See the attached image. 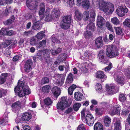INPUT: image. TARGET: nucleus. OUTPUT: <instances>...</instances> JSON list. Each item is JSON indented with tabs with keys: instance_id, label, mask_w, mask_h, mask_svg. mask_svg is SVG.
Here are the masks:
<instances>
[{
	"instance_id": "nucleus-1",
	"label": "nucleus",
	"mask_w": 130,
	"mask_h": 130,
	"mask_svg": "<svg viewBox=\"0 0 130 130\" xmlns=\"http://www.w3.org/2000/svg\"><path fill=\"white\" fill-rule=\"evenodd\" d=\"M71 104V102L68 99L67 97L63 96L61 98V101L58 102L57 105V109L61 111L64 110L66 108L69 107Z\"/></svg>"
},
{
	"instance_id": "nucleus-2",
	"label": "nucleus",
	"mask_w": 130,
	"mask_h": 130,
	"mask_svg": "<svg viewBox=\"0 0 130 130\" xmlns=\"http://www.w3.org/2000/svg\"><path fill=\"white\" fill-rule=\"evenodd\" d=\"M92 3L94 5H96L99 8H114L113 4L110 2L103 1L99 3L98 0H92Z\"/></svg>"
},
{
	"instance_id": "nucleus-3",
	"label": "nucleus",
	"mask_w": 130,
	"mask_h": 130,
	"mask_svg": "<svg viewBox=\"0 0 130 130\" xmlns=\"http://www.w3.org/2000/svg\"><path fill=\"white\" fill-rule=\"evenodd\" d=\"M106 55L109 57L112 58L118 55V50L116 47L113 45L108 46L106 49Z\"/></svg>"
},
{
	"instance_id": "nucleus-4",
	"label": "nucleus",
	"mask_w": 130,
	"mask_h": 130,
	"mask_svg": "<svg viewBox=\"0 0 130 130\" xmlns=\"http://www.w3.org/2000/svg\"><path fill=\"white\" fill-rule=\"evenodd\" d=\"M113 77L114 79L118 83L123 85L125 83V77L121 72H118L114 73Z\"/></svg>"
},
{
	"instance_id": "nucleus-5",
	"label": "nucleus",
	"mask_w": 130,
	"mask_h": 130,
	"mask_svg": "<svg viewBox=\"0 0 130 130\" xmlns=\"http://www.w3.org/2000/svg\"><path fill=\"white\" fill-rule=\"evenodd\" d=\"M24 82L21 81L19 80L18 83V85L17 86L15 87L14 91L15 93H18V96L20 97H22L25 95L24 92L22 90V88H21V85L22 84H24Z\"/></svg>"
},
{
	"instance_id": "nucleus-6",
	"label": "nucleus",
	"mask_w": 130,
	"mask_h": 130,
	"mask_svg": "<svg viewBox=\"0 0 130 130\" xmlns=\"http://www.w3.org/2000/svg\"><path fill=\"white\" fill-rule=\"evenodd\" d=\"M94 121V118L91 114H88L86 115L85 121L88 125L90 126H92Z\"/></svg>"
},
{
	"instance_id": "nucleus-7",
	"label": "nucleus",
	"mask_w": 130,
	"mask_h": 130,
	"mask_svg": "<svg viewBox=\"0 0 130 130\" xmlns=\"http://www.w3.org/2000/svg\"><path fill=\"white\" fill-rule=\"evenodd\" d=\"M50 51L47 49L39 50L36 56V58H39L40 59L43 57H44L47 54L49 53Z\"/></svg>"
},
{
	"instance_id": "nucleus-8",
	"label": "nucleus",
	"mask_w": 130,
	"mask_h": 130,
	"mask_svg": "<svg viewBox=\"0 0 130 130\" xmlns=\"http://www.w3.org/2000/svg\"><path fill=\"white\" fill-rule=\"evenodd\" d=\"M33 64L32 60H27L25 64L24 70L25 72L28 73L30 71L31 68V66Z\"/></svg>"
},
{
	"instance_id": "nucleus-9",
	"label": "nucleus",
	"mask_w": 130,
	"mask_h": 130,
	"mask_svg": "<svg viewBox=\"0 0 130 130\" xmlns=\"http://www.w3.org/2000/svg\"><path fill=\"white\" fill-rule=\"evenodd\" d=\"M21 103L19 101H18L12 104V110L15 112L19 110L21 106Z\"/></svg>"
},
{
	"instance_id": "nucleus-10",
	"label": "nucleus",
	"mask_w": 130,
	"mask_h": 130,
	"mask_svg": "<svg viewBox=\"0 0 130 130\" xmlns=\"http://www.w3.org/2000/svg\"><path fill=\"white\" fill-rule=\"evenodd\" d=\"M79 3L80 5L77 6H81L84 8H89L91 7L90 3L89 0H82Z\"/></svg>"
},
{
	"instance_id": "nucleus-11",
	"label": "nucleus",
	"mask_w": 130,
	"mask_h": 130,
	"mask_svg": "<svg viewBox=\"0 0 130 130\" xmlns=\"http://www.w3.org/2000/svg\"><path fill=\"white\" fill-rule=\"evenodd\" d=\"M121 109L120 106H118L114 108H111L109 111V114L112 116L116 114H118L119 113Z\"/></svg>"
},
{
	"instance_id": "nucleus-12",
	"label": "nucleus",
	"mask_w": 130,
	"mask_h": 130,
	"mask_svg": "<svg viewBox=\"0 0 130 130\" xmlns=\"http://www.w3.org/2000/svg\"><path fill=\"white\" fill-rule=\"evenodd\" d=\"M104 55L105 53L104 51L101 50L99 52L98 54V57L99 58L100 61L105 64L108 62V60H105Z\"/></svg>"
},
{
	"instance_id": "nucleus-13",
	"label": "nucleus",
	"mask_w": 130,
	"mask_h": 130,
	"mask_svg": "<svg viewBox=\"0 0 130 130\" xmlns=\"http://www.w3.org/2000/svg\"><path fill=\"white\" fill-rule=\"evenodd\" d=\"M96 76L97 78H99L101 79H103V81L101 80L102 82H103L104 80H105L107 77V76L105 75L103 72L100 71L97 72L96 74Z\"/></svg>"
},
{
	"instance_id": "nucleus-14",
	"label": "nucleus",
	"mask_w": 130,
	"mask_h": 130,
	"mask_svg": "<svg viewBox=\"0 0 130 130\" xmlns=\"http://www.w3.org/2000/svg\"><path fill=\"white\" fill-rule=\"evenodd\" d=\"M95 45L98 48L102 47L103 45L102 37H99L95 40Z\"/></svg>"
},
{
	"instance_id": "nucleus-15",
	"label": "nucleus",
	"mask_w": 130,
	"mask_h": 130,
	"mask_svg": "<svg viewBox=\"0 0 130 130\" xmlns=\"http://www.w3.org/2000/svg\"><path fill=\"white\" fill-rule=\"evenodd\" d=\"M106 21L103 17L98 16L97 19V25L99 27L101 28L105 23Z\"/></svg>"
},
{
	"instance_id": "nucleus-16",
	"label": "nucleus",
	"mask_w": 130,
	"mask_h": 130,
	"mask_svg": "<svg viewBox=\"0 0 130 130\" xmlns=\"http://www.w3.org/2000/svg\"><path fill=\"white\" fill-rule=\"evenodd\" d=\"M128 11V9H117L116 10L117 14L120 17L124 16L125 13H127Z\"/></svg>"
},
{
	"instance_id": "nucleus-17",
	"label": "nucleus",
	"mask_w": 130,
	"mask_h": 130,
	"mask_svg": "<svg viewBox=\"0 0 130 130\" xmlns=\"http://www.w3.org/2000/svg\"><path fill=\"white\" fill-rule=\"evenodd\" d=\"M21 82H24V84L21 85V88H22L23 91L24 92L25 95H28L30 93V92L29 89L28 87L26 84L25 83L24 81H22L21 80Z\"/></svg>"
},
{
	"instance_id": "nucleus-18",
	"label": "nucleus",
	"mask_w": 130,
	"mask_h": 130,
	"mask_svg": "<svg viewBox=\"0 0 130 130\" xmlns=\"http://www.w3.org/2000/svg\"><path fill=\"white\" fill-rule=\"evenodd\" d=\"M42 23L40 21H38L36 22L33 23L32 27V28L34 30H37L41 29L42 27Z\"/></svg>"
},
{
	"instance_id": "nucleus-19",
	"label": "nucleus",
	"mask_w": 130,
	"mask_h": 130,
	"mask_svg": "<svg viewBox=\"0 0 130 130\" xmlns=\"http://www.w3.org/2000/svg\"><path fill=\"white\" fill-rule=\"evenodd\" d=\"M31 117L32 115L30 113L25 112L23 114L22 118L23 121H28L31 118Z\"/></svg>"
},
{
	"instance_id": "nucleus-20",
	"label": "nucleus",
	"mask_w": 130,
	"mask_h": 130,
	"mask_svg": "<svg viewBox=\"0 0 130 130\" xmlns=\"http://www.w3.org/2000/svg\"><path fill=\"white\" fill-rule=\"evenodd\" d=\"M52 91L54 96L56 98L60 94V90L57 86H55L53 87Z\"/></svg>"
},
{
	"instance_id": "nucleus-21",
	"label": "nucleus",
	"mask_w": 130,
	"mask_h": 130,
	"mask_svg": "<svg viewBox=\"0 0 130 130\" xmlns=\"http://www.w3.org/2000/svg\"><path fill=\"white\" fill-rule=\"evenodd\" d=\"M75 99L77 101H80L83 97V94L80 92H75L74 94Z\"/></svg>"
},
{
	"instance_id": "nucleus-22",
	"label": "nucleus",
	"mask_w": 130,
	"mask_h": 130,
	"mask_svg": "<svg viewBox=\"0 0 130 130\" xmlns=\"http://www.w3.org/2000/svg\"><path fill=\"white\" fill-rule=\"evenodd\" d=\"M40 0H35V7L34 8H36V7H39V8H47L45 6L44 4L43 3H41L39 5Z\"/></svg>"
},
{
	"instance_id": "nucleus-23",
	"label": "nucleus",
	"mask_w": 130,
	"mask_h": 130,
	"mask_svg": "<svg viewBox=\"0 0 130 130\" xmlns=\"http://www.w3.org/2000/svg\"><path fill=\"white\" fill-rule=\"evenodd\" d=\"M74 18L77 21H80L82 19V14L78 10H76L74 13Z\"/></svg>"
},
{
	"instance_id": "nucleus-24",
	"label": "nucleus",
	"mask_w": 130,
	"mask_h": 130,
	"mask_svg": "<svg viewBox=\"0 0 130 130\" xmlns=\"http://www.w3.org/2000/svg\"><path fill=\"white\" fill-rule=\"evenodd\" d=\"M47 9L45 11V21L48 22L51 20L53 18V16L49 14V9Z\"/></svg>"
},
{
	"instance_id": "nucleus-25",
	"label": "nucleus",
	"mask_w": 130,
	"mask_h": 130,
	"mask_svg": "<svg viewBox=\"0 0 130 130\" xmlns=\"http://www.w3.org/2000/svg\"><path fill=\"white\" fill-rule=\"evenodd\" d=\"M62 22L66 24H70L71 22V16L67 15L63 17L62 19Z\"/></svg>"
},
{
	"instance_id": "nucleus-26",
	"label": "nucleus",
	"mask_w": 130,
	"mask_h": 130,
	"mask_svg": "<svg viewBox=\"0 0 130 130\" xmlns=\"http://www.w3.org/2000/svg\"><path fill=\"white\" fill-rule=\"evenodd\" d=\"M115 86L113 85H111L109 86L107 88V92L108 93L110 94H113L115 93L116 92L115 91Z\"/></svg>"
},
{
	"instance_id": "nucleus-27",
	"label": "nucleus",
	"mask_w": 130,
	"mask_h": 130,
	"mask_svg": "<svg viewBox=\"0 0 130 130\" xmlns=\"http://www.w3.org/2000/svg\"><path fill=\"white\" fill-rule=\"evenodd\" d=\"M8 75L7 73L2 74L0 77V84H2L4 83L6 81Z\"/></svg>"
},
{
	"instance_id": "nucleus-28",
	"label": "nucleus",
	"mask_w": 130,
	"mask_h": 130,
	"mask_svg": "<svg viewBox=\"0 0 130 130\" xmlns=\"http://www.w3.org/2000/svg\"><path fill=\"white\" fill-rule=\"evenodd\" d=\"M103 126L102 124L99 123H95L94 126V130H103Z\"/></svg>"
},
{
	"instance_id": "nucleus-29",
	"label": "nucleus",
	"mask_w": 130,
	"mask_h": 130,
	"mask_svg": "<svg viewBox=\"0 0 130 130\" xmlns=\"http://www.w3.org/2000/svg\"><path fill=\"white\" fill-rule=\"evenodd\" d=\"M61 12L59 9H54L52 11V14L53 15V17H55L56 18L60 15Z\"/></svg>"
},
{
	"instance_id": "nucleus-30",
	"label": "nucleus",
	"mask_w": 130,
	"mask_h": 130,
	"mask_svg": "<svg viewBox=\"0 0 130 130\" xmlns=\"http://www.w3.org/2000/svg\"><path fill=\"white\" fill-rule=\"evenodd\" d=\"M62 76V78H59L57 79L56 82V85L59 86H62L63 84L64 83V78L63 75H60V77H61Z\"/></svg>"
},
{
	"instance_id": "nucleus-31",
	"label": "nucleus",
	"mask_w": 130,
	"mask_h": 130,
	"mask_svg": "<svg viewBox=\"0 0 130 130\" xmlns=\"http://www.w3.org/2000/svg\"><path fill=\"white\" fill-rule=\"evenodd\" d=\"M95 28L94 25L93 23H91L87 26V30L91 32L93 31Z\"/></svg>"
},
{
	"instance_id": "nucleus-32",
	"label": "nucleus",
	"mask_w": 130,
	"mask_h": 130,
	"mask_svg": "<svg viewBox=\"0 0 130 130\" xmlns=\"http://www.w3.org/2000/svg\"><path fill=\"white\" fill-rule=\"evenodd\" d=\"M73 78V75L71 73H70L69 74L66 80V85L68 83H71L72 82Z\"/></svg>"
},
{
	"instance_id": "nucleus-33",
	"label": "nucleus",
	"mask_w": 130,
	"mask_h": 130,
	"mask_svg": "<svg viewBox=\"0 0 130 130\" xmlns=\"http://www.w3.org/2000/svg\"><path fill=\"white\" fill-rule=\"evenodd\" d=\"M34 31L30 30L28 31H25L23 33V36L24 37H27L29 36L30 35H34Z\"/></svg>"
},
{
	"instance_id": "nucleus-34",
	"label": "nucleus",
	"mask_w": 130,
	"mask_h": 130,
	"mask_svg": "<svg viewBox=\"0 0 130 130\" xmlns=\"http://www.w3.org/2000/svg\"><path fill=\"white\" fill-rule=\"evenodd\" d=\"M89 12L87 11H85L83 14V19L85 21L88 20L89 18Z\"/></svg>"
},
{
	"instance_id": "nucleus-35",
	"label": "nucleus",
	"mask_w": 130,
	"mask_h": 130,
	"mask_svg": "<svg viewBox=\"0 0 130 130\" xmlns=\"http://www.w3.org/2000/svg\"><path fill=\"white\" fill-rule=\"evenodd\" d=\"M114 130H121V123L119 121H116L114 123Z\"/></svg>"
},
{
	"instance_id": "nucleus-36",
	"label": "nucleus",
	"mask_w": 130,
	"mask_h": 130,
	"mask_svg": "<svg viewBox=\"0 0 130 130\" xmlns=\"http://www.w3.org/2000/svg\"><path fill=\"white\" fill-rule=\"evenodd\" d=\"M15 20L14 17L12 16L9 19L7 20L4 22V24L6 25H8L12 24Z\"/></svg>"
},
{
	"instance_id": "nucleus-37",
	"label": "nucleus",
	"mask_w": 130,
	"mask_h": 130,
	"mask_svg": "<svg viewBox=\"0 0 130 130\" xmlns=\"http://www.w3.org/2000/svg\"><path fill=\"white\" fill-rule=\"evenodd\" d=\"M76 87V86L75 85H73L70 87L68 89V93L71 95H72L74 90Z\"/></svg>"
},
{
	"instance_id": "nucleus-38",
	"label": "nucleus",
	"mask_w": 130,
	"mask_h": 130,
	"mask_svg": "<svg viewBox=\"0 0 130 130\" xmlns=\"http://www.w3.org/2000/svg\"><path fill=\"white\" fill-rule=\"evenodd\" d=\"M62 50L61 48H58L57 50H52L51 53L53 55H56L60 53Z\"/></svg>"
},
{
	"instance_id": "nucleus-39",
	"label": "nucleus",
	"mask_w": 130,
	"mask_h": 130,
	"mask_svg": "<svg viewBox=\"0 0 130 130\" xmlns=\"http://www.w3.org/2000/svg\"><path fill=\"white\" fill-rule=\"evenodd\" d=\"M116 34L118 35H121L123 33V29L120 27H114Z\"/></svg>"
},
{
	"instance_id": "nucleus-40",
	"label": "nucleus",
	"mask_w": 130,
	"mask_h": 130,
	"mask_svg": "<svg viewBox=\"0 0 130 130\" xmlns=\"http://www.w3.org/2000/svg\"><path fill=\"white\" fill-rule=\"evenodd\" d=\"M45 9H40L39 13L41 18L42 19L45 16Z\"/></svg>"
},
{
	"instance_id": "nucleus-41",
	"label": "nucleus",
	"mask_w": 130,
	"mask_h": 130,
	"mask_svg": "<svg viewBox=\"0 0 130 130\" xmlns=\"http://www.w3.org/2000/svg\"><path fill=\"white\" fill-rule=\"evenodd\" d=\"M49 80L48 78L46 77H43L41 80L40 84L42 85L47 84L49 83Z\"/></svg>"
},
{
	"instance_id": "nucleus-42",
	"label": "nucleus",
	"mask_w": 130,
	"mask_h": 130,
	"mask_svg": "<svg viewBox=\"0 0 130 130\" xmlns=\"http://www.w3.org/2000/svg\"><path fill=\"white\" fill-rule=\"evenodd\" d=\"M64 1L68 4L67 6L69 7H72L74 3V0H64Z\"/></svg>"
},
{
	"instance_id": "nucleus-43",
	"label": "nucleus",
	"mask_w": 130,
	"mask_h": 130,
	"mask_svg": "<svg viewBox=\"0 0 130 130\" xmlns=\"http://www.w3.org/2000/svg\"><path fill=\"white\" fill-rule=\"evenodd\" d=\"M50 89V86L49 85H47L43 86L42 87V91L44 93H48L49 92Z\"/></svg>"
},
{
	"instance_id": "nucleus-44",
	"label": "nucleus",
	"mask_w": 130,
	"mask_h": 130,
	"mask_svg": "<svg viewBox=\"0 0 130 130\" xmlns=\"http://www.w3.org/2000/svg\"><path fill=\"white\" fill-rule=\"evenodd\" d=\"M104 122L106 124V125L107 126H108V125L111 122V119L108 116H105L104 120Z\"/></svg>"
},
{
	"instance_id": "nucleus-45",
	"label": "nucleus",
	"mask_w": 130,
	"mask_h": 130,
	"mask_svg": "<svg viewBox=\"0 0 130 130\" xmlns=\"http://www.w3.org/2000/svg\"><path fill=\"white\" fill-rule=\"evenodd\" d=\"M84 35L86 38L89 39L91 38L92 35V32L87 30L86 32L84 34Z\"/></svg>"
},
{
	"instance_id": "nucleus-46",
	"label": "nucleus",
	"mask_w": 130,
	"mask_h": 130,
	"mask_svg": "<svg viewBox=\"0 0 130 130\" xmlns=\"http://www.w3.org/2000/svg\"><path fill=\"white\" fill-rule=\"evenodd\" d=\"M44 103L46 105H49L52 104V102L50 98H47L44 100Z\"/></svg>"
},
{
	"instance_id": "nucleus-47",
	"label": "nucleus",
	"mask_w": 130,
	"mask_h": 130,
	"mask_svg": "<svg viewBox=\"0 0 130 130\" xmlns=\"http://www.w3.org/2000/svg\"><path fill=\"white\" fill-rule=\"evenodd\" d=\"M111 21L112 23L114 24L117 25L120 23L118 19L116 17L111 18Z\"/></svg>"
},
{
	"instance_id": "nucleus-48",
	"label": "nucleus",
	"mask_w": 130,
	"mask_h": 130,
	"mask_svg": "<svg viewBox=\"0 0 130 130\" xmlns=\"http://www.w3.org/2000/svg\"><path fill=\"white\" fill-rule=\"evenodd\" d=\"M119 99L121 102H124L126 100V97L124 94L120 93L119 95Z\"/></svg>"
},
{
	"instance_id": "nucleus-49",
	"label": "nucleus",
	"mask_w": 130,
	"mask_h": 130,
	"mask_svg": "<svg viewBox=\"0 0 130 130\" xmlns=\"http://www.w3.org/2000/svg\"><path fill=\"white\" fill-rule=\"evenodd\" d=\"M38 40L36 37L32 38L30 41V43L31 45H35L38 42Z\"/></svg>"
},
{
	"instance_id": "nucleus-50",
	"label": "nucleus",
	"mask_w": 130,
	"mask_h": 130,
	"mask_svg": "<svg viewBox=\"0 0 130 130\" xmlns=\"http://www.w3.org/2000/svg\"><path fill=\"white\" fill-rule=\"evenodd\" d=\"M44 35V32L42 31L41 32H39L37 34L36 38L38 40L41 39Z\"/></svg>"
},
{
	"instance_id": "nucleus-51",
	"label": "nucleus",
	"mask_w": 130,
	"mask_h": 130,
	"mask_svg": "<svg viewBox=\"0 0 130 130\" xmlns=\"http://www.w3.org/2000/svg\"><path fill=\"white\" fill-rule=\"evenodd\" d=\"M69 24L62 23L60 25V27L65 30L67 29L70 27Z\"/></svg>"
},
{
	"instance_id": "nucleus-52",
	"label": "nucleus",
	"mask_w": 130,
	"mask_h": 130,
	"mask_svg": "<svg viewBox=\"0 0 130 130\" xmlns=\"http://www.w3.org/2000/svg\"><path fill=\"white\" fill-rule=\"evenodd\" d=\"M107 63H108V66L104 68V70L105 72H107L108 71L110 70L112 68V64L111 63L109 62L108 61V62Z\"/></svg>"
},
{
	"instance_id": "nucleus-53",
	"label": "nucleus",
	"mask_w": 130,
	"mask_h": 130,
	"mask_svg": "<svg viewBox=\"0 0 130 130\" xmlns=\"http://www.w3.org/2000/svg\"><path fill=\"white\" fill-rule=\"evenodd\" d=\"M9 28L7 27H3L1 30L0 32L2 34H5L6 35V33L7 32Z\"/></svg>"
},
{
	"instance_id": "nucleus-54",
	"label": "nucleus",
	"mask_w": 130,
	"mask_h": 130,
	"mask_svg": "<svg viewBox=\"0 0 130 130\" xmlns=\"http://www.w3.org/2000/svg\"><path fill=\"white\" fill-rule=\"evenodd\" d=\"M103 108H97L95 110L96 113L98 115H101L103 113Z\"/></svg>"
},
{
	"instance_id": "nucleus-55",
	"label": "nucleus",
	"mask_w": 130,
	"mask_h": 130,
	"mask_svg": "<svg viewBox=\"0 0 130 130\" xmlns=\"http://www.w3.org/2000/svg\"><path fill=\"white\" fill-rule=\"evenodd\" d=\"M46 41L45 40H43L40 42L39 43V46H38L39 48L40 47H43L46 45Z\"/></svg>"
},
{
	"instance_id": "nucleus-56",
	"label": "nucleus",
	"mask_w": 130,
	"mask_h": 130,
	"mask_svg": "<svg viewBox=\"0 0 130 130\" xmlns=\"http://www.w3.org/2000/svg\"><path fill=\"white\" fill-rule=\"evenodd\" d=\"M81 106V104L80 103H77L75 104L73 106V109L74 110L77 111Z\"/></svg>"
},
{
	"instance_id": "nucleus-57",
	"label": "nucleus",
	"mask_w": 130,
	"mask_h": 130,
	"mask_svg": "<svg viewBox=\"0 0 130 130\" xmlns=\"http://www.w3.org/2000/svg\"><path fill=\"white\" fill-rule=\"evenodd\" d=\"M51 40L52 43L54 44L55 42L57 43H60L61 42L59 40L57 39L54 37H52L51 38Z\"/></svg>"
},
{
	"instance_id": "nucleus-58",
	"label": "nucleus",
	"mask_w": 130,
	"mask_h": 130,
	"mask_svg": "<svg viewBox=\"0 0 130 130\" xmlns=\"http://www.w3.org/2000/svg\"><path fill=\"white\" fill-rule=\"evenodd\" d=\"M11 40H6L4 43L3 44L4 47H7L12 43Z\"/></svg>"
},
{
	"instance_id": "nucleus-59",
	"label": "nucleus",
	"mask_w": 130,
	"mask_h": 130,
	"mask_svg": "<svg viewBox=\"0 0 130 130\" xmlns=\"http://www.w3.org/2000/svg\"><path fill=\"white\" fill-rule=\"evenodd\" d=\"M106 27H107L108 30L111 31H113V29L110 23L108 22H106Z\"/></svg>"
},
{
	"instance_id": "nucleus-60",
	"label": "nucleus",
	"mask_w": 130,
	"mask_h": 130,
	"mask_svg": "<svg viewBox=\"0 0 130 130\" xmlns=\"http://www.w3.org/2000/svg\"><path fill=\"white\" fill-rule=\"evenodd\" d=\"M90 17L92 18L93 20H94L95 16V12L93 9H91V10H90Z\"/></svg>"
},
{
	"instance_id": "nucleus-61",
	"label": "nucleus",
	"mask_w": 130,
	"mask_h": 130,
	"mask_svg": "<svg viewBox=\"0 0 130 130\" xmlns=\"http://www.w3.org/2000/svg\"><path fill=\"white\" fill-rule=\"evenodd\" d=\"M49 54V53L48 54H47L44 57L45 60H46V62L48 64H49L51 61Z\"/></svg>"
},
{
	"instance_id": "nucleus-62",
	"label": "nucleus",
	"mask_w": 130,
	"mask_h": 130,
	"mask_svg": "<svg viewBox=\"0 0 130 130\" xmlns=\"http://www.w3.org/2000/svg\"><path fill=\"white\" fill-rule=\"evenodd\" d=\"M16 34V32L15 31H14L12 30H10L7 31V32L6 33V35L11 36L15 35Z\"/></svg>"
},
{
	"instance_id": "nucleus-63",
	"label": "nucleus",
	"mask_w": 130,
	"mask_h": 130,
	"mask_svg": "<svg viewBox=\"0 0 130 130\" xmlns=\"http://www.w3.org/2000/svg\"><path fill=\"white\" fill-rule=\"evenodd\" d=\"M92 53L91 52L88 51H87L85 52L84 54V55L86 57L89 58L91 56Z\"/></svg>"
},
{
	"instance_id": "nucleus-64",
	"label": "nucleus",
	"mask_w": 130,
	"mask_h": 130,
	"mask_svg": "<svg viewBox=\"0 0 130 130\" xmlns=\"http://www.w3.org/2000/svg\"><path fill=\"white\" fill-rule=\"evenodd\" d=\"M124 25H126L128 27H130V19H126L124 22Z\"/></svg>"
}]
</instances>
